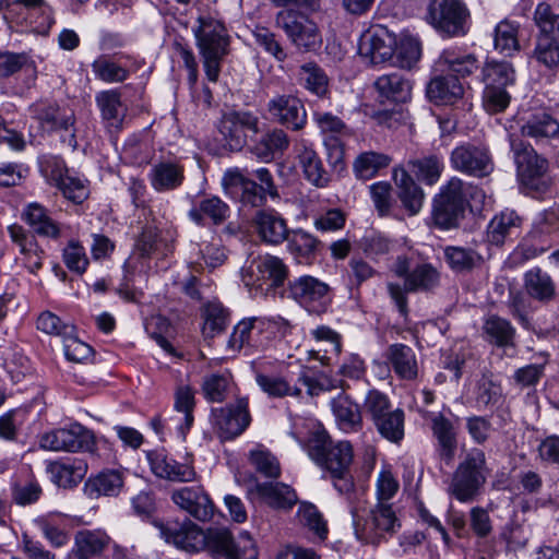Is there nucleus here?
<instances>
[{
  "instance_id": "obj_1",
  "label": "nucleus",
  "mask_w": 559,
  "mask_h": 559,
  "mask_svg": "<svg viewBox=\"0 0 559 559\" xmlns=\"http://www.w3.org/2000/svg\"><path fill=\"white\" fill-rule=\"evenodd\" d=\"M468 198L476 207L484 204L486 195L477 187L452 177L440 188L433 199L432 219L437 227L451 229L457 227L464 217Z\"/></svg>"
},
{
  "instance_id": "obj_2",
  "label": "nucleus",
  "mask_w": 559,
  "mask_h": 559,
  "mask_svg": "<svg viewBox=\"0 0 559 559\" xmlns=\"http://www.w3.org/2000/svg\"><path fill=\"white\" fill-rule=\"evenodd\" d=\"M193 33L205 75L209 81L215 83L219 76L221 63L228 53L229 37L227 31L218 20L211 16H200Z\"/></svg>"
},
{
  "instance_id": "obj_3",
  "label": "nucleus",
  "mask_w": 559,
  "mask_h": 559,
  "mask_svg": "<svg viewBox=\"0 0 559 559\" xmlns=\"http://www.w3.org/2000/svg\"><path fill=\"white\" fill-rule=\"evenodd\" d=\"M305 450L319 467L329 473L340 474L349 469L354 459L350 442L345 440L335 441L322 428L310 432Z\"/></svg>"
},
{
  "instance_id": "obj_4",
  "label": "nucleus",
  "mask_w": 559,
  "mask_h": 559,
  "mask_svg": "<svg viewBox=\"0 0 559 559\" xmlns=\"http://www.w3.org/2000/svg\"><path fill=\"white\" fill-rule=\"evenodd\" d=\"M487 479L486 455L472 449L453 473L449 493L460 502L473 501Z\"/></svg>"
},
{
  "instance_id": "obj_5",
  "label": "nucleus",
  "mask_w": 559,
  "mask_h": 559,
  "mask_svg": "<svg viewBox=\"0 0 559 559\" xmlns=\"http://www.w3.org/2000/svg\"><path fill=\"white\" fill-rule=\"evenodd\" d=\"M356 537L366 544L379 545L401 527V523L391 503H377L365 520L353 512Z\"/></svg>"
},
{
  "instance_id": "obj_6",
  "label": "nucleus",
  "mask_w": 559,
  "mask_h": 559,
  "mask_svg": "<svg viewBox=\"0 0 559 559\" xmlns=\"http://www.w3.org/2000/svg\"><path fill=\"white\" fill-rule=\"evenodd\" d=\"M206 550L213 558L257 559L258 551L248 532L237 538L224 527H212L205 531Z\"/></svg>"
},
{
  "instance_id": "obj_7",
  "label": "nucleus",
  "mask_w": 559,
  "mask_h": 559,
  "mask_svg": "<svg viewBox=\"0 0 559 559\" xmlns=\"http://www.w3.org/2000/svg\"><path fill=\"white\" fill-rule=\"evenodd\" d=\"M468 10L461 0H431L425 15L426 22L445 36L466 33Z\"/></svg>"
},
{
  "instance_id": "obj_8",
  "label": "nucleus",
  "mask_w": 559,
  "mask_h": 559,
  "mask_svg": "<svg viewBox=\"0 0 559 559\" xmlns=\"http://www.w3.org/2000/svg\"><path fill=\"white\" fill-rule=\"evenodd\" d=\"M275 23L298 49L309 51L321 44V36L316 23L297 11L283 10L278 12Z\"/></svg>"
},
{
  "instance_id": "obj_9",
  "label": "nucleus",
  "mask_w": 559,
  "mask_h": 559,
  "mask_svg": "<svg viewBox=\"0 0 559 559\" xmlns=\"http://www.w3.org/2000/svg\"><path fill=\"white\" fill-rule=\"evenodd\" d=\"M40 447L50 451H93L95 447L94 433L81 424H72L68 428H58L44 433Z\"/></svg>"
},
{
  "instance_id": "obj_10",
  "label": "nucleus",
  "mask_w": 559,
  "mask_h": 559,
  "mask_svg": "<svg viewBox=\"0 0 559 559\" xmlns=\"http://www.w3.org/2000/svg\"><path fill=\"white\" fill-rule=\"evenodd\" d=\"M153 524L166 543L179 549L200 552L206 548L205 531L190 520H185L182 523L154 521Z\"/></svg>"
},
{
  "instance_id": "obj_11",
  "label": "nucleus",
  "mask_w": 559,
  "mask_h": 559,
  "mask_svg": "<svg viewBox=\"0 0 559 559\" xmlns=\"http://www.w3.org/2000/svg\"><path fill=\"white\" fill-rule=\"evenodd\" d=\"M453 169L476 178H484L493 170L490 152L485 145L464 143L456 146L450 156Z\"/></svg>"
},
{
  "instance_id": "obj_12",
  "label": "nucleus",
  "mask_w": 559,
  "mask_h": 559,
  "mask_svg": "<svg viewBox=\"0 0 559 559\" xmlns=\"http://www.w3.org/2000/svg\"><path fill=\"white\" fill-rule=\"evenodd\" d=\"M314 121L324 135L323 144L329 163L335 167L341 165L345 154L344 140L352 135V130L332 112H316Z\"/></svg>"
},
{
  "instance_id": "obj_13",
  "label": "nucleus",
  "mask_w": 559,
  "mask_h": 559,
  "mask_svg": "<svg viewBox=\"0 0 559 559\" xmlns=\"http://www.w3.org/2000/svg\"><path fill=\"white\" fill-rule=\"evenodd\" d=\"M212 418L221 439L231 440L240 436L251 423L248 397H239L235 403L214 408Z\"/></svg>"
},
{
  "instance_id": "obj_14",
  "label": "nucleus",
  "mask_w": 559,
  "mask_h": 559,
  "mask_svg": "<svg viewBox=\"0 0 559 559\" xmlns=\"http://www.w3.org/2000/svg\"><path fill=\"white\" fill-rule=\"evenodd\" d=\"M218 131L230 151H239L247 142L246 131L259 132V118L250 111L229 110L222 115Z\"/></svg>"
},
{
  "instance_id": "obj_15",
  "label": "nucleus",
  "mask_w": 559,
  "mask_h": 559,
  "mask_svg": "<svg viewBox=\"0 0 559 559\" xmlns=\"http://www.w3.org/2000/svg\"><path fill=\"white\" fill-rule=\"evenodd\" d=\"M557 228L552 214H542L533 223L531 230L516 247L514 254L524 259L535 258L551 247V235Z\"/></svg>"
},
{
  "instance_id": "obj_16",
  "label": "nucleus",
  "mask_w": 559,
  "mask_h": 559,
  "mask_svg": "<svg viewBox=\"0 0 559 559\" xmlns=\"http://www.w3.org/2000/svg\"><path fill=\"white\" fill-rule=\"evenodd\" d=\"M509 140L520 176L525 185L533 187L534 181L546 174L548 162L537 155L535 150L519 135L510 134Z\"/></svg>"
},
{
  "instance_id": "obj_17",
  "label": "nucleus",
  "mask_w": 559,
  "mask_h": 559,
  "mask_svg": "<svg viewBox=\"0 0 559 559\" xmlns=\"http://www.w3.org/2000/svg\"><path fill=\"white\" fill-rule=\"evenodd\" d=\"M395 47V36L388 28L376 26L361 36L359 53L377 64L390 60L394 56Z\"/></svg>"
},
{
  "instance_id": "obj_18",
  "label": "nucleus",
  "mask_w": 559,
  "mask_h": 559,
  "mask_svg": "<svg viewBox=\"0 0 559 559\" xmlns=\"http://www.w3.org/2000/svg\"><path fill=\"white\" fill-rule=\"evenodd\" d=\"M271 117L292 130H301L307 123V111L301 100L293 95H277L267 104Z\"/></svg>"
},
{
  "instance_id": "obj_19",
  "label": "nucleus",
  "mask_w": 559,
  "mask_h": 559,
  "mask_svg": "<svg viewBox=\"0 0 559 559\" xmlns=\"http://www.w3.org/2000/svg\"><path fill=\"white\" fill-rule=\"evenodd\" d=\"M171 499L194 519L205 522L214 514V504L202 486L182 487L173 492Z\"/></svg>"
},
{
  "instance_id": "obj_20",
  "label": "nucleus",
  "mask_w": 559,
  "mask_h": 559,
  "mask_svg": "<svg viewBox=\"0 0 559 559\" xmlns=\"http://www.w3.org/2000/svg\"><path fill=\"white\" fill-rule=\"evenodd\" d=\"M146 457L152 473L158 478L177 483H189L197 478L192 465L177 462L163 450L150 451Z\"/></svg>"
},
{
  "instance_id": "obj_21",
  "label": "nucleus",
  "mask_w": 559,
  "mask_h": 559,
  "mask_svg": "<svg viewBox=\"0 0 559 559\" xmlns=\"http://www.w3.org/2000/svg\"><path fill=\"white\" fill-rule=\"evenodd\" d=\"M162 242L157 227L145 226L136 240L132 254L124 263L127 275L142 276L146 267L144 260L152 253L157 252Z\"/></svg>"
},
{
  "instance_id": "obj_22",
  "label": "nucleus",
  "mask_w": 559,
  "mask_h": 559,
  "mask_svg": "<svg viewBox=\"0 0 559 559\" xmlns=\"http://www.w3.org/2000/svg\"><path fill=\"white\" fill-rule=\"evenodd\" d=\"M253 227L259 238L267 245H280L288 237L284 217L274 210H260L253 217Z\"/></svg>"
},
{
  "instance_id": "obj_23",
  "label": "nucleus",
  "mask_w": 559,
  "mask_h": 559,
  "mask_svg": "<svg viewBox=\"0 0 559 559\" xmlns=\"http://www.w3.org/2000/svg\"><path fill=\"white\" fill-rule=\"evenodd\" d=\"M516 330L511 322L498 314L483 319L481 337L491 346L509 349L515 347Z\"/></svg>"
},
{
  "instance_id": "obj_24",
  "label": "nucleus",
  "mask_w": 559,
  "mask_h": 559,
  "mask_svg": "<svg viewBox=\"0 0 559 559\" xmlns=\"http://www.w3.org/2000/svg\"><path fill=\"white\" fill-rule=\"evenodd\" d=\"M223 183L231 193L239 194V201L243 205L258 207L265 202L266 193L259 187L257 182L246 178L240 171H227L224 176Z\"/></svg>"
},
{
  "instance_id": "obj_25",
  "label": "nucleus",
  "mask_w": 559,
  "mask_h": 559,
  "mask_svg": "<svg viewBox=\"0 0 559 559\" xmlns=\"http://www.w3.org/2000/svg\"><path fill=\"white\" fill-rule=\"evenodd\" d=\"M39 120L48 131H69L68 139L64 142L72 148H76V139L74 130V112L70 108L59 107L58 105H48L39 112Z\"/></svg>"
},
{
  "instance_id": "obj_26",
  "label": "nucleus",
  "mask_w": 559,
  "mask_h": 559,
  "mask_svg": "<svg viewBox=\"0 0 559 559\" xmlns=\"http://www.w3.org/2000/svg\"><path fill=\"white\" fill-rule=\"evenodd\" d=\"M249 493L273 509H292L297 502L295 490L284 483H257Z\"/></svg>"
},
{
  "instance_id": "obj_27",
  "label": "nucleus",
  "mask_w": 559,
  "mask_h": 559,
  "mask_svg": "<svg viewBox=\"0 0 559 559\" xmlns=\"http://www.w3.org/2000/svg\"><path fill=\"white\" fill-rule=\"evenodd\" d=\"M384 357L395 374L403 380H415L418 374V364L415 352L407 345L395 343L390 345Z\"/></svg>"
},
{
  "instance_id": "obj_28",
  "label": "nucleus",
  "mask_w": 559,
  "mask_h": 559,
  "mask_svg": "<svg viewBox=\"0 0 559 559\" xmlns=\"http://www.w3.org/2000/svg\"><path fill=\"white\" fill-rule=\"evenodd\" d=\"M188 215L198 225H205V219L221 225L229 216V206L216 195H204L193 204Z\"/></svg>"
},
{
  "instance_id": "obj_29",
  "label": "nucleus",
  "mask_w": 559,
  "mask_h": 559,
  "mask_svg": "<svg viewBox=\"0 0 559 559\" xmlns=\"http://www.w3.org/2000/svg\"><path fill=\"white\" fill-rule=\"evenodd\" d=\"M297 158L304 176L309 182L318 188H324L329 185L330 176L324 169L320 156L312 146L304 141L300 142Z\"/></svg>"
},
{
  "instance_id": "obj_30",
  "label": "nucleus",
  "mask_w": 559,
  "mask_h": 559,
  "mask_svg": "<svg viewBox=\"0 0 559 559\" xmlns=\"http://www.w3.org/2000/svg\"><path fill=\"white\" fill-rule=\"evenodd\" d=\"M331 408L337 425L345 432L358 431L362 427L360 407L343 392L331 400Z\"/></svg>"
},
{
  "instance_id": "obj_31",
  "label": "nucleus",
  "mask_w": 559,
  "mask_h": 559,
  "mask_svg": "<svg viewBox=\"0 0 559 559\" xmlns=\"http://www.w3.org/2000/svg\"><path fill=\"white\" fill-rule=\"evenodd\" d=\"M112 539L103 530H81L75 533L72 554L86 558L99 556L109 548Z\"/></svg>"
},
{
  "instance_id": "obj_32",
  "label": "nucleus",
  "mask_w": 559,
  "mask_h": 559,
  "mask_svg": "<svg viewBox=\"0 0 559 559\" xmlns=\"http://www.w3.org/2000/svg\"><path fill=\"white\" fill-rule=\"evenodd\" d=\"M374 87L383 100L395 104L406 103L411 99L412 84L400 73H390L379 76Z\"/></svg>"
},
{
  "instance_id": "obj_33",
  "label": "nucleus",
  "mask_w": 559,
  "mask_h": 559,
  "mask_svg": "<svg viewBox=\"0 0 559 559\" xmlns=\"http://www.w3.org/2000/svg\"><path fill=\"white\" fill-rule=\"evenodd\" d=\"M521 225L522 219L514 211H502L493 216L488 225L489 242L497 246L503 245L506 240L519 235Z\"/></svg>"
},
{
  "instance_id": "obj_34",
  "label": "nucleus",
  "mask_w": 559,
  "mask_h": 559,
  "mask_svg": "<svg viewBox=\"0 0 559 559\" xmlns=\"http://www.w3.org/2000/svg\"><path fill=\"white\" fill-rule=\"evenodd\" d=\"M463 94V85L459 78L452 74L436 76L427 86L429 99L440 105L453 104L462 98Z\"/></svg>"
},
{
  "instance_id": "obj_35",
  "label": "nucleus",
  "mask_w": 559,
  "mask_h": 559,
  "mask_svg": "<svg viewBox=\"0 0 559 559\" xmlns=\"http://www.w3.org/2000/svg\"><path fill=\"white\" fill-rule=\"evenodd\" d=\"M394 180L399 188V198L403 206L411 215L417 214L424 203L425 194L421 188L414 181L407 169L394 170Z\"/></svg>"
},
{
  "instance_id": "obj_36",
  "label": "nucleus",
  "mask_w": 559,
  "mask_h": 559,
  "mask_svg": "<svg viewBox=\"0 0 559 559\" xmlns=\"http://www.w3.org/2000/svg\"><path fill=\"white\" fill-rule=\"evenodd\" d=\"M392 271L394 275L406 280H433L439 276L438 271L431 264L415 253L397 257Z\"/></svg>"
},
{
  "instance_id": "obj_37",
  "label": "nucleus",
  "mask_w": 559,
  "mask_h": 559,
  "mask_svg": "<svg viewBox=\"0 0 559 559\" xmlns=\"http://www.w3.org/2000/svg\"><path fill=\"white\" fill-rule=\"evenodd\" d=\"M201 314L204 320L202 332L205 337L223 333L229 323L230 312L217 298L204 302Z\"/></svg>"
},
{
  "instance_id": "obj_38",
  "label": "nucleus",
  "mask_w": 559,
  "mask_h": 559,
  "mask_svg": "<svg viewBox=\"0 0 559 559\" xmlns=\"http://www.w3.org/2000/svg\"><path fill=\"white\" fill-rule=\"evenodd\" d=\"M23 217L36 235L51 239L60 237V225L49 216L47 210L39 203L28 204Z\"/></svg>"
},
{
  "instance_id": "obj_39",
  "label": "nucleus",
  "mask_w": 559,
  "mask_h": 559,
  "mask_svg": "<svg viewBox=\"0 0 559 559\" xmlns=\"http://www.w3.org/2000/svg\"><path fill=\"white\" fill-rule=\"evenodd\" d=\"M287 275L288 269L283 260L269 254L252 260L250 265L242 270V276L255 280H285Z\"/></svg>"
},
{
  "instance_id": "obj_40",
  "label": "nucleus",
  "mask_w": 559,
  "mask_h": 559,
  "mask_svg": "<svg viewBox=\"0 0 559 559\" xmlns=\"http://www.w3.org/2000/svg\"><path fill=\"white\" fill-rule=\"evenodd\" d=\"M289 146V138L282 129H272L265 132L251 147V152L259 159L269 163L276 154H282Z\"/></svg>"
},
{
  "instance_id": "obj_41",
  "label": "nucleus",
  "mask_w": 559,
  "mask_h": 559,
  "mask_svg": "<svg viewBox=\"0 0 559 559\" xmlns=\"http://www.w3.org/2000/svg\"><path fill=\"white\" fill-rule=\"evenodd\" d=\"M123 486L122 474L118 471L109 469L90 477L85 485V493L92 498L100 496H117Z\"/></svg>"
},
{
  "instance_id": "obj_42",
  "label": "nucleus",
  "mask_w": 559,
  "mask_h": 559,
  "mask_svg": "<svg viewBox=\"0 0 559 559\" xmlns=\"http://www.w3.org/2000/svg\"><path fill=\"white\" fill-rule=\"evenodd\" d=\"M474 399L479 408L491 411L500 408L506 402L501 383L486 374L476 382Z\"/></svg>"
},
{
  "instance_id": "obj_43",
  "label": "nucleus",
  "mask_w": 559,
  "mask_h": 559,
  "mask_svg": "<svg viewBox=\"0 0 559 559\" xmlns=\"http://www.w3.org/2000/svg\"><path fill=\"white\" fill-rule=\"evenodd\" d=\"M431 430L438 441L440 456L451 461L456 449V433L452 421L439 413L431 417Z\"/></svg>"
},
{
  "instance_id": "obj_44",
  "label": "nucleus",
  "mask_w": 559,
  "mask_h": 559,
  "mask_svg": "<svg viewBox=\"0 0 559 559\" xmlns=\"http://www.w3.org/2000/svg\"><path fill=\"white\" fill-rule=\"evenodd\" d=\"M95 100L108 126L119 129L127 110L121 94L117 90L103 91L96 95Z\"/></svg>"
},
{
  "instance_id": "obj_45",
  "label": "nucleus",
  "mask_w": 559,
  "mask_h": 559,
  "mask_svg": "<svg viewBox=\"0 0 559 559\" xmlns=\"http://www.w3.org/2000/svg\"><path fill=\"white\" fill-rule=\"evenodd\" d=\"M255 382L263 393L271 399H283L286 396L300 397L301 389L297 383H292L282 376L265 374L255 372Z\"/></svg>"
},
{
  "instance_id": "obj_46",
  "label": "nucleus",
  "mask_w": 559,
  "mask_h": 559,
  "mask_svg": "<svg viewBox=\"0 0 559 559\" xmlns=\"http://www.w3.org/2000/svg\"><path fill=\"white\" fill-rule=\"evenodd\" d=\"M480 74L486 87L508 88L515 82V70L509 61L488 60L483 66Z\"/></svg>"
},
{
  "instance_id": "obj_47",
  "label": "nucleus",
  "mask_w": 559,
  "mask_h": 559,
  "mask_svg": "<svg viewBox=\"0 0 559 559\" xmlns=\"http://www.w3.org/2000/svg\"><path fill=\"white\" fill-rule=\"evenodd\" d=\"M150 180L156 191L176 189L183 181V168L170 162L158 163L152 167Z\"/></svg>"
},
{
  "instance_id": "obj_48",
  "label": "nucleus",
  "mask_w": 559,
  "mask_h": 559,
  "mask_svg": "<svg viewBox=\"0 0 559 559\" xmlns=\"http://www.w3.org/2000/svg\"><path fill=\"white\" fill-rule=\"evenodd\" d=\"M533 23L540 39H559V13L547 2H539L533 12Z\"/></svg>"
},
{
  "instance_id": "obj_49",
  "label": "nucleus",
  "mask_w": 559,
  "mask_h": 559,
  "mask_svg": "<svg viewBox=\"0 0 559 559\" xmlns=\"http://www.w3.org/2000/svg\"><path fill=\"white\" fill-rule=\"evenodd\" d=\"M519 24L509 20L499 22L493 32V46L500 53L511 57L520 51Z\"/></svg>"
},
{
  "instance_id": "obj_50",
  "label": "nucleus",
  "mask_w": 559,
  "mask_h": 559,
  "mask_svg": "<svg viewBox=\"0 0 559 559\" xmlns=\"http://www.w3.org/2000/svg\"><path fill=\"white\" fill-rule=\"evenodd\" d=\"M407 168L417 177V179L429 186H432L439 180L444 166L442 159L439 156L429 155L420 158L409 159L407 162Z\"/></svg>"
},
{
  "instance_id": "obj_51",
  "label": "nucleus",
  "mask_w": 559,
  "mask_h": 559,
  "mask_svg": "<svg viewBox=\"0 0 559 559\" xmlns=\"http://www.w3.org/2000/svg\"><path fill=\"white\" fill-rule=\"evenodd\" d=\"M49 472L59 487L70 488L83 479L86 467L82 462H52Z\"/></svg>"
},
{
  "instance_id": "obj_52",
  "label": "nucleus",
  "mask_w": 559,
  "mask_h": 559,
  "mask_svg": "<svg viewBox=\"0 0 559 559\" xmlns=\"http://www.w3.org/2000/svg\"><path fill=\"white\" fill-rule=\"evenodd\" d=\"M442 71H448L456 76L465 78L472 74L477 68V60L474 55L460 53L454 50H444L439 58Z\"/></svg>"
},
{
  "instance_id": "obj_53",
  "label": "nucleus",
  "mask_w": 559,
  "mask_h": 559,
  "mask_svg": "<svg viewBox=\"0 0 559 559\" xmlns=\"http://www.w3.org/2000/svg\"><path fill=\"white\" fill-rule=\"evenodd\" d=\"M391 157L373 151L359 154L354 162V171L359 179L368 180L374 177L381 169L386 168Z\"/></svg>"
},
{
  "instance_id": "obj_54",
  "label": "nucleus",
  "mask_w": 559,
  "mask_h": 559,
  "mask_svg": "<svg viewBox=\"0 0 559 559\" xmlns=\"http://www.w3.org/2000/svg\"><path fill=\"white\" fill-rule=\"evenodd\" d=\"M194 405V391L189 385L178 386L175 392V409L182 414V417L178 419V429L182 439L186 438L187 431L193 424Z\"/></svg>"
},
{
  "instance_id": "obj_55",
  "label": "nucleus",
  "mask_w": 559,
  "mask_h": 559,
  "mask_svg": "<svg viewBox=\"0 0 559 559\" xmlns=\"http://www.w3.org/2000/svg\"><path fill=\"white\" fill-rule=\"evenodd\" d=\"M263 320L257 317L242 319L234 328L228 340V346L234 350H239L245 345H254L253 333H260L263 330Z\"/></svg>"
},
{
  "instance_id": "obj_56",
  "label": "nucleus",
  "mask_w": 559,
  "mask_h": 559,
  "mask_svg": "<svg viewBox=\"0 0 559 559\" xmlns=\"http://www.w3.org/2000/svg\"><path fill=\"white\" fill-rule=\"evenodd\" d=\"M289 295L300 305L308 306L322 299L329 286L325 282H288Z\"/></svg>"
},
{
  "instance_id": "obj_57",
  "label": "nucleus",
  "mask_w": 559,
  "mask_h": 559,
  "mask_svg": "<svg viewBox=\"0 0 559 559\" xmlns=\"http://www.w3.org/2000/svg\"><path fill=\"white\" fill-rule=\"evenodd\" d=\"M233 385L229 373H211L203 378L202 393L209 402L222 403Z\"/></svg>"
},
{
  "instance_id": "obj_58",
  "label": "nucleus",
  "mask_w": 559,
  "mask_h": 559,
  "mask_svg": "<svg viewBox=\"0 0 559 559\" xmlns=\"http://www.w3.org/2000/svg\"><path fill=\"white\" fill-rule=\"evenodd\" d=\"M395 408L388 395L378 390H370L364 400V412L374 427Z\"/></svg>"
},
{
  "instance_id": "obj_59",
  "label": "nucleus",
  "mask_w": 559,
  "mask_h": 559,
  "mask_svg": "<svg viewBox=\"0 0 559 559\" xmlns=\"http://www.w3.org/2000/svg\"><path fill=\"white\" fill-rule=\"evenodd\" d=\"M532 58L549 71L559 69V39L535 38Z\"/></svg>"
},
{
  "instance_id": "obj_60",
  "label": "nucleus",
  "mask_w": 559,
  "mask_h": 559,
  "mask_svg": "<svg viewBox=\"0 0 559 559\" xmlns=\"http://www.w3.org/2000/svg\"><path fill=\"white\" fill-rule=\"evenodd\" d=\"M404 423L405 413L402 408L396 407L376 426V429L388 441L400 443L404 438Z\"/></svg>"
},
{
  "instance_id": "obj_61",
  "label": "nucleus",
  "mask_w": 559,
  "mask_h": 559,
  "mask_svg": "<svg viewBox=\"0 0 559 559\" xmlns=\"http://www.w3.org/2000/svg\"><path fill=\"white\" fill-rule=\"evenodd\" d=\"M285 240L288 251L298 258L312 255L319 245V240L314 236L302 229L289 230Z\"/></svg>"
},
{
  "instance_id": "obj_62",
  "label": "nucleus",
  "mask_w": 559,
  "mask_h": 559,
  "mask_svg": "<svg viewBox=\"0 0 559 559\" xmlns=\"http://www.w3.org/2000/svg\"><path fill=\"white\" fill-rule=\"evenodd\" d=\"M300 81L305 87L318 96H322L328 91V76L324 71L316 63L309 62L300 67Z\"/></svg>"
},
{
  "instance_id": "obj_63",
  "label": "nucleus",
  "mask_w": 559,
  "mask_h": 559,
  "mask_svg": "<svg viewBox=\"0 0 559 559\" xmlns=\"http://www.w3.org/2000/svg\"><path fill=\"white\" fill-rule=\"evenodd\" d=\"M297 518L302 526L313 532L318 537L321 539L326 537V523L314 504L309 502H301L298 508Z\"/></svg>"
},
{
  "instance_id": "obj_64",
  "label": "nucleus",
  "mask_w": 559,
  "mask_h": 559,
  "mask_svg": "<svg viewBox=\"0 0 559 559\" xmlns=\"http://www.w3.org/2000/svg\"><path fill=\"white\" fill-rule=\"evenodd\" d=\"M92 69L97 79L107 83L123 82L129 76V71L106 56H100L92 63Z\"/></svg>"
}]
</instances>
